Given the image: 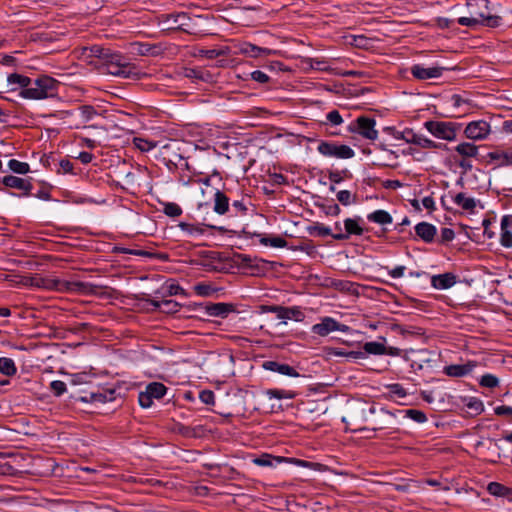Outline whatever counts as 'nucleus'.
Instances as JSON below:
<instances>
[{"instance_id": "nucleus-37", "label": "nucleus", "mask_w": 512, "mask_h": 512, "mask_svg": "<svg viewBox=\"0 0 512 512\" xmlns=\"http://www.w3.org/2000/svg\"><path fill=\"white\" fill-rule=\"evenodd\" d=\"M487 491L493 496L505 497L509 494L510 489L501 483L490 482Z\"/></svg>"}, {"instance_id": "nucleus-46", "label": "nucleus", "mask_w": 512, "mask_h": 512, "mask_svg": "<svg viewBox=\"0 0 512 512\" xmlns=\"http://www.w3.org/2000/svg\"><path fill=\"white\" fill-rule=\"evenodd\" d=\"M337 200L344 206H349L356 202L357 196L348 190H341L336 195Z\"/></svg>"}, {"instance_id": "nucleus-55", "label": "nucleus", "mask_w": 512, "mask_h": 512, "mask_svg": "<svg viewBox=\"0 0 512 512\" xmlns=\"http://www.w3.org/2000/svg\"><path fill=\"white\" fill-rule=\"evenodd\" d=\"M185 76L192 80L204 81L206 80V76H209V74L200 69L188 68L185 70Z\"/></svg>"}, {"instance_id": "nucleus-13", "label": "nucleus", "mask_w": 512, "mask_h": 512, "mask_svg": "<svg viewBox=\"0 0 512 512\" xmlns=\"http://www.w3.org/2000/svg\"><path fill=\"white\" fill-rule=\"evenodd\" d=\"M195 309L204 310L208 316L226 318L229 313L235 310L233 304L229 303H207V304H195Z\"/></svg>"}, {"instance_id": "nucleus-53", "label": "nucleus", "mask_w": 512, "mask_h": 512, "mask_svg": "<svg viewBox=\"0 0 512 512\" xmlns=\"http://www.w3.org/2000/svg\"><path fill=\"white\" fill-rule=\"evenodd\" d=\"M388 390L391 398H404L407 396L406 389L398 383L389 385Z\"/></svg>"}, {"instance_id": "nucleus-57", "label": "nucleus", "mask_w": 512, "mask_h": 512, "mask_svg": "<svg viewBox=\"0 0 512 512\" xmlns=\"http://www.w3.org/2000/svg\"><path fill=\"white\" fill-rule=\"evenodd\" d=\"M250 78L255 81V82H258L260 84H267L270 82V77L268 74H266L264 71H261V70H255L253 72L250 73Z\"/></svg>"}, {"instance_id": "nucleus-11", "label": "nucleus", "mask_w": 512, "mask_h": 512, "mask_svg": "<svg viewBox=\"0 0 512 512\" xmlns=\"http://www.w3.org/2000/svg\"><path fill=\"white\" fill-rule=\"evenodd\" d=\"M491 133V126L485 120H476L469 122L465 129L464 135L466 138L473 141H480L486 139Z\"/></svg>"}, {"instance_id": "nucleus-60", "label": "nucleus", "mask_w": 512, "mask_h": 512, "mask_svg": "<svg viewBox=\"0 0 512 512\" xmlns=\"http://www.w3.org/2000/svg\"><path fill=\"white\" fill-rule=\"evenodd\" d=\"M494 413L497 416H506L512 420V407L511 406H506V405L497 406L494 409Z\"/></svg>"}, {"instance_id": "nucleus-7", "label": "nucleus", "mask_w": 512, "mask_h": 512, "mask_svg": "<svg viewBox=\"0 0 512 512\" xmlns=\"http://www.w3.org/2000/svg\"><path fill=\"white\" fill-rule=\"evenodd\" d=\"M470 17H460L457 19L459 25L467 27H475L477 25L486 26L489 28H496L502 24V17L492 15L486 12H472Z\"/></svg>"}, {"instance_id": "nucleus-26", "label": "nucleus", "mask_w": 512, "mask_h": 512, "mask_svg": "<svg viewBox=\"0 0 512 512\" xmlns=\"http://www.w3.org/2000/svg\"><path fill=\"white\" fill-rule=\"evenodd\" d=\"M491 161H496L498 166L512 165V151H492L487 154Z\"/></svg>"}, {"instance_id": "nucleus-58", "label": "nucleus", "mask_w": 512, "mask_h": 512, "mask_svg": "<svg viewBox=\"0 0 512 512\" xmlns=\"http://www.w3.org/2000/svg\"><path fill=\"white\" fill-rule=\"evenodd\" d=\"M153 397H151L148 392L142 391L138 395V401L141 407L149 408L153 404Z\"/></svg>"}, {"instance_id": "nucleus-19", "label": "nucleus", "mask_w": 512, "mask_h": 512, "mask_svg": "<svg viewBox=\"0 0 512 512\" xmlns=\"http://www.w3.org/2000/svg\"><path fill=\"white\" fill-rule=\"evenodd\" d=\"M476 363L469 361L466 364H452L444 367V373L450 377H463L472 372Z\"/></svg>"}, {"instance_id": "nucleus-31", "label": "nucleus", "mask_w": 512, "mask_h": 512, "mask_svg": "<svg viewBox=\"0 0 512 512\" xmlns=\"http://www.w3.org/2000/svg\"><path fill=\"white\" fill-rule=\"evenodd\" d=\"M146 391L154 399H161L167 392V387L160 382H152L146 386Z\"/></svg>"}, {"instance_id": "nucleus-42", "label": "nucleus", "mask_w": 512, "mask_h": 512, "mask_svg": "<svg viewBox=\"0 0 512 512\" xmlns=\"http://www.w3.org/2000/svg\"><path fill=\"white\" fill-rule=\"evenodd\" d=\"M364 353L373 354V355H382L386 351V347L384 344L379 342H366L363 346Z\"/></svg>"}, {"instance_id": "nucleus-4", "label": "nucleus", "mask_w": 512, "mask_h": 512, "mask_svg": "<svg viewBox=\"0 0 512 512\" xmlns=\"http://www.w3.org/2000/svg\"><path fill=\"white\" fill-rule=\"evenodd\" d=\"M59 87L58 80L48 75H40L32 81V85L21 90L20 96L31 100L55 98L58 95Z\"/></svg>"}, {"instance_id": "nucleus-47", "label": "nucleus", "mask_w": 512, "mask_h": 512, "mask_svg": "<svg viewBox=\"0 0 512 512\" xmlns=\"http://www.w3.org/2000/svg\"><path fill=\"white\" fill-rule=\"evenodd\" d=\"M417 133L411 128H406L402 132H397L394 137L398 140H404L408 144H414Z\"/></svg>"}, {"instance_id": "nucleus-17", "label": "nucleus", "mask_w": 512, "mask_h": 512, "mask_svg": "<svg viewBox=\"0 0 512 512\" xmlns=\"http://www.w3.org/2000/svg\"><path fill=\"white\" fill-rule=\"evenodd\" d=\"M263 368L268 371L276 372L289 377H299V373L296 369L286 363H280L278 361H265L263 363Z\"/></svg>"}, {"instance_id": "nucleus-2", "label": "nucleus", "mask_w": 512, "mask_h": 512, "mask_svg": "<svg viewBox=\"0 0 512 512\" xmlns=\"http://www.w3.org/2000/svg\"><path fill=\"white\" fill-rule=\"evenodd\" d=\"M370 413L374 415L372 420V427H363L359 431L362 432H373V435H368V439L380 438L386 439L391 438L392 435L400 432L398 425L400 424L397 410L391 412L385 408L376 409L375 406L370 407Z\"/></svg>"}, {"instance_id": "nucleus-24", "label": "nucleus", "mask_w": 512, "mask_h": 512, "mask_svg": "<svg viewBox=\"0 0 512 512\" xmlns=\"http://www.w3.org/2000/svg\"><path fill=\"white\" fill-rule=\"evenodd\" d=\"M454 203L463 210L473 213L476 208V201L472 197H467L465 193L460 192L453 197Z\"/></svg>"}, {"instance_id": "nucleus-45", "label": "nucleus", "mask_w": 512, "mask_h": 512, "mask_svg": "<svg viewBox=\"0 0 512 512\" xmlns=\"http://www.w3.org/2000/svg\"><path fill=\"white\" fill-rule=\"evenodd\" d=\"M479 385L485 388H496L499 385V379L493 374L487 373L481 376Z\"/></svg>"}, {"instance_id": "nucleus-35", "label": "nucleus", "mask_w": 512, "mask_h": 512, "mask_svg": "<svg viewBox=\"0 0 512 512\" xmlns=\"http://www.w3.org/2000/svg\"><path fill=\"white\" fill-rule=\"evenodd\" d=\"M489 4V0H467L466 2L469 12H486L491 14Z\"/></svg>"}, {"instance_id": "nucleus-8", "label": "nucleus", "mask_w": 512, "mask_h": 512, "mask_svg": "<svg viewBox=\"0 0 512 512\" xmlns=\"http://www.w3.org/2000/svg\"><path fill=\"white\" fill-rule=\"evenodd\" d=\"M317 151L325 157H334L337 159H350L355 155L354 150L345 144H337L335 142L320 141Z\"/></svg>"}, {"instance_id": "nucleus-10", "label": "nucleus", "mask_w": 512, "mask_h": 512, "mask_svg": "<svg viewBox=\"0 0 512 512\" xmlns=\"http://www.w3.org/2000/svg\"><path fill=\"white\" fill-rule=\"evenodd\" d=\"M162 23L167 30H181L192 33V18L186 12L171 13L162 16Z\"/></svg>"}, {"instance_id": "nucleus-1", "label": "nucleus", "mask_w": 512, "mask_h": 512, "mask_svg": "<svg viewBox=\"0 0 512 512\" xmlns=\"http://www.w3.org/2000/svg\"><path fill=\"white\" fill-rule=\"evenodd\" d=\"M89 50L92 56L101 60L107 73L113 76L128 79H141V77L145 75L135 64L131 63L120 53L112 52L110 49L98 45L92 46Z\"/></svg>"}, {"instance_id": "nucleus-48", "label": "nucleus", "mask_w": 512, "mask_h": 512, "mask_svg": "<svg viewBox=\"0 0 512 512\" xmlns=\"http://www.w3.org/2000/svg\"><path fill=\"white\" fill-rule=\"evenodd\" d=\"M163 212L169 217H178L182 214V208L174 202L164 203Z\"/></svg>"}, {"instance_id": "nucleus-61", "label": "nucleus", "mask_w": 512, "mask_h": 512, "mask_svg": "<svg viewBox=\"0 0 512 512\" xmlns=\"http://www.w3.org/2000/svg\"><path fill=\"white\" fill-rule=\"evenodd\" d=\"M441 242L448 243L451 242L455 238V232L451 228H442L441 229Z\"/></svg>"}, {"instance_id": "nucleus-32", "label": "nucleus", "mask_w": 512, "mask_h": 512, "mask_svg": "<svg viewBox=\"0 0 512 512\" xmlns=\"http://www.w3.org/2000/svg\"><path fill=\"white\" fill-rule=\"evenodd\" d=\"M265 394L268 396L269 399H294L296 397V393L291 390H284V389H267L265 391Z\"/></svg>"}, {"instance_id": "nucleus-41", "label": "nucleus", "mask_w": 512, "mask_h": 512, "mask_svg": "<svg viewBox=\"0 0 512 512\" xmlns=\"http://www.w3.org/2000/svg\"><path fill=\"white\" fill-rule=\"evenodd\" d=\"M310 235L314 236H332L334 233L331 232V229L324 224L321 223H315L314 225H311L307 228Z\"/></svg>"}, {"instance_id": "nucleus-63", "label": "nucleus", "mask_w": 512, "mask_h": 512, "mask_svg": "<svg viewBox=\"0 0 512 512\" xmlns=\"http://www.w3.org/2000/svg\"><path fill=\"white\" fill-rule=\"evenodd\" d=\"M342 173H344L346 176L347 174L349 173L347 170H344V171H331L329 172V175H328V179L332 182V183H341L344 179V177L342 176Z\"/></svg>"}, {"instance_id": "nucleus-9", "label": "nucleus", "mask_w": 512, "mask_h": 512, "mask_svg": "<svg viewBox=\"0 0 512 512\" xmlns=\"http://www.w3.org/2000/svg\"><path fill=\"white\" fill-rule=\"evenodd\" d=\"M260 310L263 313H275L278 319L297 322H302L305 319V314L299 306L262 305Z\"/></svg>"}, {"instance_id": "nucleus-33", "label": "nucleus", "mask_w": 512, "mask_h": 512, "mask_svg": "<svg viewBox=\"0 0 512 512\" xmlns=\"http://www.w3.org/2000/svg\"><path fill=\"white\" fill-rule=\"evenodd\" d=\"M0 373L5 376H14L17 373L14 360L8 357H0Z\"/></svg>"}, {"instance_id": "nucleus-14", "label": "nucleus", "mask_w": 512, "mask_h": 512, "mask_svg": "<svg viewBox=\"0 0 512 512\" xmlns=\"http://www.w3.org/2000/svg\"><path fill=\"white\" fill-rule=\"evenodd\" d=\"M444 70L445 68L443 67L425 68L420 64H415L411 67V74L418 80H428L441 77Z\"/></svg>"}, {"instance_id": "nucleus-22", "label": "nucleus", "mask_w": 512, "mask_h": 512, "mask_svg": "<svg viewBox=\"0 0 512 512\" xmlns=\"http://www.w3.org/2000/svg\"><path fill=\"white\" fill-rule=\"evenodd\" d=\"M230 199L222 191L216 190L214 194V211L219 215H225L229 212Z\"/></svg>"}, {"instance_id": "nucleus-29", "label": "nucleus", "mask_w": 512, "mask_h": 512, "mask_svg": "<svg viewBox=\"0 0 512 512\" xmlns=\"http://www.w3.org/2000/svg\"><path fill=\"white\" fill-rule=\"evenodd\" d=\"M399 418H410L417 423H424L427 421L426 414L417 409H406V410H397Z\"/></svg>"}, {"instance_id": "nucleus-12", "label": "nucleus", "mask_w": 512, "mask_h": 512, "mask_svg": "<svg viewBox=\"0 0 512 512\" xmlns=\"http://www.w3.org/2000/svg\"><path fill=\"white\" fill-rule=\"evenodd\" d=\"M349 329V326L336 321L332 317H324L320 323L312 326V332L322 337L334 331L348 332Z\"/></svg>"}, {"instance_id": "nucleus-27", "label": "nucleus", "mask_w": 512, "mask_h": 512, "mask_svg": "<svg viewBox=\"0 0 512 512\" xmlns=\"http://www.w3.org/2000/svg\"><path fill=\"white\" fill-rule=\"evenodd\" d=\"M151 304L165 313H176L179 311L180 305L174 300H152Z\"/></svg>"}, {"instance_id": "nucleus-36", "label": "nucleus", "mask_w": 512, "mask_h": 512, "mask_svg": "<svg viewBox=\"0 0 512 512\" xmlns=\"http://www.w3.org/2000/svg\"><path fill=\"white\" fill-rule=\"evenodd\" d=\"M464 405L469 411H471L475 415H479L484 411L483 402L479 398H476V397L465 398Z\"/></svg>"}, {"instance_id": "nucleus-52", "label": "nucleus", "mask_w": 512, "mask_h": 512, "mask_svg": "<svg viewBox=\"0 0 512 512\" xmlns=\"http://www.w3.org/2000/svg\"><path fill=\"white\" fill-rule=\"evenodd\" d=\"M178 227L189 235L203 234L204 229L199 225H194L186 222H180Z\"/></svg>"}, {"instance_id": "nucleus-21", "label": "nucleus", "mask_w": 512, "mask_h": 512, "mask_svg": "<svg viewBox=\"0 0 512 512\" xmlns=\"http://www.w3.org/2000/svg\"><path fill=\"white\" fill-rule=\"evenodd\" d=\"M239 51L241 54H244V55L252 57V58L266 56L271 53V50L268 48L259 47L252 43H248V42L241 44L239 47Z\"/></svg>"}, {"instance_id": "nucleus-15", "label": "nucleus", "mask_w": 512, "mask_h": 512, "mask_svg": "<svg viewBox=\"0 0 512 512\" xmlns=\"http://www.w3.org/2000/svg\"><path fill=\"white\" fill-rule=\"evenodd\" d=\"M359 219L346 218L344 220L345 233H334L332 237L335 240H347L351 235L360 236L363 234L364 229L359 225Z\"/></svg>"}, {"instance_id": "nucleus-50", "label": "nucleus", "mask_w": 512, "mask_h": 512, "mask_svg": "<svg viewBox=\"0 0 512 512\" xmlns=\"http://www.w3.org/2000/svg\"><path fill=\"white\" fill-rule=\"evenodd\" d=\"M274 461L279 463L281 460L279 457H273L270 454H263L254 459V463L262 467L272 466Z\"/></svg>"}, {"instance_id": "nucleus-54", "label": "nucleus", "mask_w": 512, "mask_h": 512, "mask_svg": "<svg viewBox=\"0 0 512 512\" xmlns=\"http://www.w3.org/2000/svg\"><path fill=\"white\" fill-rule=\"evenodd\" d=\"M50 390L54 396L60 397L66 392L67 386L66 383L61 380H54L50 383Z\"/></svg>"}, {"instance_id": "nucleus-49", "label": "nucleus", "mask_w": 512, "mask_h": 512, "mask_svg": "<svg viewBox=\"0 0 512 512\" xmlns=\"http://www.w3.org/2000/svg\"><path fill=\"white\" fill-rule=\"evenodd\" d=\"M133 143L137 149L142 152H148L156 147V144L152 141L146 140L141 137H135Z\"/></svg>"}, {"instance_id": "nucleus-20", "label": "nucleus", "mask_w": 512, "mask_h": 512, "mask_svg": "<svg viewBox=\"0 0 512 512\" xmlns=\"http://www.w3.org/2000/svg\"><path fill=\"white\" fill-rule=\"evenodd\" d=\"M436 232V227L428 222H420L415 226L416 235L426 243L434 241Z\"/></svg>"}, {"instance_id": "nucleus-23", "label": "nucleus", "mask_w": 512, "mask_h": 512, "mask_svg": "<svg viewBox=\"0 0 512 512\" xmlns=\"http://www.w3.org/2000/svg\"><path fill=\"white\" fill-rule=\"evenodd\" d=\"M454 151L463 158H476L479 154V147L471 142H461L454 147Z\"/></svg>"}, {"instance_id": "nucleus-30", "label": "nucleus", "mask_w": 512, "mask_h": 512, "mask_svg": "<svg viewBox=\"0 0 512 512\" xmlns=\"http://www.w3.org/2000/svg\"><path fill=\"white\" fill-rule=\"evenodd\" d=\"M367 219L371 222L386 225L392 223V216L385 210H376L367 215Z\"/></svg>"}, {"instance_id": "nucleus-3", "label": "nucleus", "mask_w": 512, "mask_h": 512, "mask_svg": "<svg viewBox=\"0 0 512 512\" xmlns=\"http://www.w3.org/2000/svg\"><path fill=\"white\" fill-rule=\"evenodd\" d=\"M29 284L33 287L54 290L58 292H91V285L80 281H65L53 277L35 275L29 278Z\"/></svg>"}, {"instance_id": "nucleus-59", "label": "nucleus", "mask_w": 512, "mask_h": 512, "mask_svg": "<svg viewBox=\"0 0 512 512\" xmlns=\"http://www.w3.org/2000/svg\"><path fill=\"white\" fill-rule=\"evenodd\" d=\"M199 399L207 405L214 404L215 395L214 392L211 390H202L199 393Z\"/></svg>"}, {"instance_id": "nucleus-34", "label": "nucleus", "mask_w": 512, "mask_h": 512, "mask_svg": "<svg viewBox=\"0 0 512 512\" xmlns=\"http://www.w3.org/2000/svg\"><path fill=\"white\" fill-rule=\"evenodd\" d=\"M7 81L10 85H19L21 88L26 89L32 85L33 79L18 73H12L8 75Z\"/></svg>"}, {"instance_id": "nucleus-43", "label": "nucleus", "mask_w": 512, "mask_h": 512, "mask_svg": "<svg viewBox=\"0 0 512 512\" xmlns=\"http://www.w3.org/2000/svg\"><path fill=\"white\" fill-rule=\"evenodd\" d=\"M8 167L10 170H12L14 173H17V174H26L30 170V166L28 163L21 162L16 159L9 160Z\"/></svg>"}, {"instance_id": "nucleus-51", "label": "nucleus", "mask_w": 512, "mask_h": 512, "mask_svg": "<svg viewBox=\"0 0 512 512\" xmlns=\"http://www.w3.org/2000/svg\"><path fill=\"white\" fill-rule=\"evenodd\" d=\"M80 116L83 122L90 121L95 115H97L96 109L92 105H82L79 107Z\"/></svg>"}, {"instance_id": "nucleus-64", "label": "nucleus", "mask_w": 512, "mask_h": 512, "mask_svg": "<svg viewBox=\"0 0 512 512\" xmlns=\"http://www.w3.org/2000/svg\"><path fill=\"white\" fill-rule=\"evenodd\" d=\"M167 292L169 295H186L184 289L180 285L175 283L169 284L167 286Z\"/></svg>"}, {"instance_id": "nucleus-16", "label": "nucleus", "mask_w": 512, "mask_h": 512, "mask_svg": "<svg viewBox=\"0 0 512 512\" xmlns=\"http://www.w3.org/2000/svg\"><path fill=\"white\" fill-rule=\"evenodd\" d=\"M457 283V276L454 273L446 272L443 274L433 275L431 278V286L438 290H446Z\"/></svg>"}, {"instance_id": "nucleus-40", "label": "nucleus", "mask_w": 512, "mask_h": 512, "mask_svg": "<svg viewBox=\"0 0 512 512\" xmlns=\"http://www.w3.org/2000/svg\"><path fill=\"white\" fill-rule=\"evenodd\" d=\"M325 119H326L325 121L321 122V124L323 126H327V125L339 126V125H341L344 122L340 112L338 110H336V109L331 110L330 112H328L326 114Z\"/></svg>"}, {"instance_id": "nucleus-6", "label": "nucleus", "mask_w": 512, "mask_h": 512, "mask_svg": "<svg viewBox=\"0 0 512 512\" xmlns=\"http://www.w3.org/2000/svg\"><path fill=\"white\" fill-rule=\"evenodd\" d=\"M375 126L376 120L373 117L361 115L351 122L348 126V132L359 134L367 140L375 141L378 138V131Z\"/></svg>"}, {"instance_id": "nucleus-25", "label": "nucleus", "mask_w": 512, "mask_h": 512, "mask_svg": "<svg viewBox=\"0 0 512 512\" xmlns=\"http://www.w3.org/2000/svg\"><path fill=\"white\" fill-rule=\"evenodd\" d=\"M414 145H417L423 149H447V145L440 142H435L428 137L418 134L416 136Z\"/></svg>"}, {"instance_id": "nucleus-44", "label": "nucleus", "mask_w": 512, "mask_h": 512, "mask_svg": "<svg viewBox=\"0 0 512 512\" xmlns=\"http://www.w3.org/2000/svg\"><path fill=\"white\" fill-rule=\"evenodd\" d=\"M232 216H244L247 214L248 207L245 202V198L242 197L240 200H234L231 204Z\"/></svg>"}, {"instance_id": "nucleus-62", "label": "nucleus", "mask_w": 512, "mask_h": 512, "mask_svg": "<svg viewBox=\"0 0 512 512\" xmlns=\"http://www.w3.org/2000/svg\"><path fill=\"white\" fill-rule=\"evenodd\" d=\"M324 212L329 216H338L341 212V208L337 203H330L324 206Z\"/></svg>"}, {"instance_id": "nucleus-38", "label": "nucleus", "mask_w": 512, "mask_h": 512, "mask_svg": "<svg viewBox=\"0 0 512 512\" xmlns=\"http://www.w3.org/2000/svg\"><path fill=\"white\" fill-rule=\"evenodd\" d=\"M260 243L274 248H284L287 246V241L281 236L263 237L261 238Z\"/></svg>"}, {"instance_id": "nucleus-18", "label": "nucleus", "mask_w": 512, "mask_h": 512, "mask_svg": "<svg viewBox=\"0 0 512 512\" xmlns=\"http://www.w3.org/2000/svg\"><path fill=\"white\" fill-rule=\"evenodd\" d=\"M2 183L9 188L18 189L24 192V195L28 196L31 193L33 185L30 181L23 178L7 175L3 178Z\"/></svg>"}, {"instance_id": "nucleus-39", "label": "nucleus", "mask_w": 512, "mask_h": 512, "mask_svg": "<svg viewBox=\"0 0 512 512\" xmlns=\"http://www.w3.org/2000/svg\"><path fill=\"white\" fill-rule=\"evenodd\" d=\"M193 290L198 296L202 297H209L217 291L211 284L205 282L197 283L194 285Z\"/></svg>"}, {"instance_id": "nucleus-5", "label": "nucleus", "mask_w": 512, "mask_h": 512, "mask_svg": "<svg viewBox=\"0 0 512 512\" xmlns=\"http://www.w3.org/2000/svg\"><path fill=\"white\" fill-rule=\"evenodd\" d=\"M424 128L434 137L445 141H454L461 124L450 121L429 120L424 122Z\"/></svg>"}, {"instance_id": "nucleus-56", "label": "nucleus", "mask_w": 512, "mask_h": 512, "mask_svg": "<svg viewBox=\"0 0 512 512\" xmlns=\"http://www.w3.org/2000/svg\"><path fill=\"white\" fill-rule=\"evenodd\" d=\"M201 54L207 59H215L220 56H226L228 54V48L202 50Z\"/></svg>"}, {"instance_id": "nucleus-28", "label": "nucleus", "mask_w": 512, "mask_h": 512, "mask_svg": "<svg viewBox=\"0 0 512 512\" xmlns=\"http://www.w3.org/2000/svg\"><path fill=\"white\" fill-rule=\"evenodd\" d=\"M509 216H504L501 220L500 243L505 248L512 247V232L508 230Z\"/></svg>"}]
</instances>
